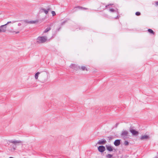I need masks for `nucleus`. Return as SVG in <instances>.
<instances>
[{
    "instance_id": "42",
    "label": "nucleus",
    "mask_w": 158,
    "mask_h": 158,
    "mask_svg": "<svg viewBox=\"0 0 158 158\" xmlns=\"http://www.w3.org/2000/svg\"><path fill=\"white\" fill-rule=\"evenodd\" d=\"M81 28H80L79 30H81Z\"/></svg>"
},
{
    "instance_id": "8",
    "label": "nucleus",
    "mask_w": 158,
    "mask_h": 158,
    "mask_svg": "<svg viewBox=\"0 0 158 158\" xmlns=\"http://www.w3.org/2000/svg\"><path fill=\"white\" fill-rule=\"evenodd\" d=\"M150 139V137L148 135H142L140 138V139L141 140H148Z\"/></svg>"
},
{
    "instance_id": "21",
    "label": "nucleus",
    "mask_w": 158,
    "mask_h": 158,
    "mask_svg": "<svg viewBox=\"0 0 158 158\" xmlns=\"http://www.w3.org/2000/svg\"><path fill=\"white\" fill-rule=\"evenodd\" d=\"M81 69H82L83 70H87V69L84 66H82L81 67Z\"/></svg>"
},
{
    "instance_id": "3",
    "label": "nucleus",
    "mask_w": 158,
    "mask_h": 158,
    "mask_svg": "<svg viewBox=\"0 0 158 158\" xmlns=\"http://www.w3.org/2000/svg\"><path fill=\"white\" fill-rule=\"evenodd\" d=\"M48 73L47 72H45L41 75L40 78L42 82H44L47 81L48 79Z\"/></svg>"
},
{
    "instance_id": "34",
    "label": "nucleus",
    "mask_w": 158,
    "mask_h": 158,
    "mask_svg": "<svg viewBox=\"0 0 158 158\" xmlns=\"http://www.w3.org/2000/svg\"><path fill=\"white\" fill-rule=\"evenodd\" d=\"M155 4L156 6H158V1L155 2Z\"/></svg>"
},
{
    "instance_id": "36",
    "label": "nucleus",
    "mask_w": 158,
    "mask_h": 158,
    "mask_svg": "<svg viewBox=\"0 0 158 158\" xmlns=\"http://www.w3.org/2000/svg\"><path fill=\"white\" fill-rule=\"evenodd\" d=\"M18 21H13L12 22V23H15L16 22H17Z\"/></svg>"
},
{
    "instance_id": "38",
    "label": "nucleus",
    "mask_w": 158,
    "mask_h": 158,
    "mask_svg": "<svg viewBox=\"0 0 158 158\" xmlns=\"http://www.w3.org/2000/svg\"><path fill=\"white\" fill-rule=\"evenodd\" d=\"M15 34L19 33V31H15Z\"/></svg>"
},
{
    "instance_id": "27",
    "label": "nucleus",
    "mask_w": 158,
    "mask_h": 158,
    "mask_svg": "<svg viewBox=\"0 0 158 158\" xmlns=\"http://www.w3.org/2000/svg\"><path fill=\"white\" fill-rule=\"evenodd\" d=\"M103 16L106 18H108L109 17L108 15L106 14H104L103 15Z\"/></svg>"
},
{
    "instance_id": "28",
    "label": "nucleus",
    "mask_w": 158,
    "mask_h": 158,
    "mask_svg": "<svg viewBox=\"0 0 158 158\" xmlns=\"http://www.w3.org/2000/svg\"><path fill=\"white\" fill-rule=\"evenodd\" d=\"M113 4H109L107 5H106V6H105V8H108L110 6H111L112 5H113Z\"/></svg>"
},
{
    "instance_id": "22",
    "label": "nucleus",
    "mask_w": 158,
    "mask_h": 158,
    "mask_svg": "<svg viewBox=\"0 0 158 158\" xmlns=\"http://www.w3.org/2000/svg\"><path fill=\"white\" fill-rule=\"evenodd\" d=\"M57 32L55 31V32L52 34V35L51 37V38H53L56 35Z\"/></svg>"
},
{
    "instance_id": "35",
    "label": "nucleus",
    "mask_w": 158,
    "mask_h": 158,
    "mask_svg": "<svg viewBox=\"0 0 158 158\" xmlns=\"http://www.w3.org/2000/svg\"><path fill=\"white\" fill-rule=\"evenodd\" d=\"M12 23V22L11 21L8 22H7V23L6 24H5L6 25L7 24H8L9 23Z\"/></svg>"
},
{
    "instance_id": "1",
    "label": "nucleus",
    "mask_w": 158,
    "mask_h": 158,
    "mask_svg": "<svg viewBox=\"0 0 158 158\" xmlns=\"http://www.w3.org/2000/svg\"><path fill=\"white\" fill-rule=\"evenodd\" d=\"M47 40L46 36H39L37 39L36 43L37 44H40L45 43Z\"/></svg>"
},
{
    "instance_id": "30",
    "label": "nucleus",
    "mask_w": 158,
    "mask_h": 158,
    "mask_svg": "<svg viewBox=\"0 0 158 158\" xmlns=\"http://www.w3.org/2000/svg\"><path fill=\"white\" fill-rule=\"evenodd\" d=\"M61 29V27H59V28H57L56 30V32H57L58 31H59V30Z\"/></svg>"
},
{
    "instance_id": "31",
    "label": "nucleus",
    "mask_w": 158,
    "mask_h": 158,
    "mask_svg": "<svg viewBox=\"0 0 158 158\" xmlns=\"http://www.w3.org/2000/svg\"><path fill=\"white\" fill-rule=\"evenodd\" d=\"M118 124H119V123H116V124H115V125H114V127L116 128Z\"/></svg>"
},
{
    "instance_id": "10",
    "label": "nucleus",
    "mask_w": 158,
    "mask_h": 158,
    "mask_svg": "<svg viewBox=\"0 0 158 158\" xmlns=\"http://www.w3.org/2000/svg\"><path fill=\"white\" fill-rule=\"evenodd\" d=\"M106 150L109 152H110L113 151L114 148L112 146L110 145H106Z\"/></svg>"
},
{
    "instance_id": "15",
    "label": "nucleus",
    "mask_w": 158,
    "mask_h": 158,
    "mask_svg": "<svg viewBox=\"0 0 158 158\" xmlns=\"http://www.w3.org/2000/svg\"><path fill=\"white\" fill-rule=\"evenodd\" d=\"M52 26V24H51L50 26H48V27L44 30V31L43 32V33H46L48 32V31H49L51 30V26Z\"/></svg>"
},
{
    "instance_id": "17",
    "label": "nucleus",
    "mask_w": 158,
    "mask_h": 158,
    "mask_svg": "<svg viewBox=\"0 0 158 158\" xmlns=\"http://www.w3.org/2000/svg\"><path fill=\"white\" fill-rule=\"evenodd\" d=\"M148 32H149L152 34L153 35H154L155 34V33H154V31L152 29H149L148 30Z\"/></svg>"
},
{
    "instance_id": "40",
    "label": "nucleus",
    "mask_w": 158,
    "mask_h": 158,
    "mask_svg": "<svg viewBox=\"0 0 158 158\" xmlns=\"http://www.w3.org/2000/svg\"><path fill=\"white\" fill-rule=\"evenodd\" d=\"M154 158H158V157H157V156H156Z\"/></svg>"
},
{
    "instance_id": "12",
    "label": "nucleus",
    "mask_w": 158,
    "mask_h": 158,
    "mask_svg": "<svg viewBox=\"0 0 158 158\" xmlns=\"http://www.w3.org/2000/svg\"><path fill=\"white\" fill-rule=\"evenodd\" d=\"M106 139H102L101 140H99L97 144L100 145H103L106 143Z\"/></svg>"
},
{
    "instance_id": "29",
    "label": "nucleus",
    "mask_w": 158,
    "mask_h": 158,
    "mask_svg": "<svg viewBox=\"0 0 158 158\" xmlns=\"http://www.w3.org/2000/svg\"><path fill=\"white\" fill-rule=\"evenodd\" d=\"M67 22V21L66 20H65V21H64L62 22V23H61V25H63L64 24Z\"/></svg>"
},
{
    "instance_id": "20",
    "label": "nucleus",
    "mask_w": 158,
    "mask_h": 158,
    "mask_svg": "<svg viewBox=\"0 0 158 158\" xmlns=\"http://www.w3.org/2000/svg\"><path fill=\"white\" fill-rule=\"evenodd\" d=\"M38 22V20H36L34 21L31 20L29 21L30 24H33Z\"/></svg>"
},
{
    "instance_id": "33",
    "label": "nucleus",
    "mask_w": 158,
    "mask_h": 158,
    "mask_svg": "<svg viewBox=\"0 0 158 158\" xmlns=\"http://www.w3.org/2000/svg\"><path fill=\"white\" fill-rule=\"evenodd\" d=\"M120 16L119 15H118L116 17H115V19H117L119 18Z\"/></svg>"
},
{
    "instance_id": "2",
    "label": "nucleus",
    "mask_w": 158,
    "mask_h": 158,
    "mask_svg": "<svg viewBox=\"0 0 158 158\" xmlns=\"http://www.w3.org/2000/svg\"><path fill=\"white\" fill-rule=\"evenodd\" d=\"M9 142L10 143H12L14 144L11 145V146H12V148L14 150H16L17 147V146L18 145V143H22V141L20 140H9Z\"/></svg>"
},
{
    "instance_id": "18",
    "label": "nucleus",
    "mask_w": 158,
    "mask_h": 158,
    "mask_svg": "<svg viewBox=\"0 0 158 158\" xmlns=\"http://www.w3.org/2000/svg\"><path fill=\"white\" fill-rule=\"evenodd\" d=\"M40 73L39 72H37L35 74V78L36 79H37L38 77V75Z\"/></svg>"
},
{
    "instance_id": "37",
    "label": "nucleus",
    "mask_w": 158,
    "mask_h": 158,
    "mask_svg": "<svg viewBox=\"0 0 158 158\" xmlns=\"http://www.w3.org/2000/svg\"><path fill=\"white\" fill-rule=\"evenodd\" d=\"M21 25V23H18V25L19 26H20Z\"/></svg>"
},
{
    "instance_id": "19",
    "label": "nucleus",
    "mask_w": 158,
    "mask_h": 158,
    "mask_svg": "<svg viewBox=\"0 0 158 158\" xmlns=\"http://www.w3.org/2000/svg\"><path fill=\"white\" fill-rule=\"evenodd\" d=\"M113 156V155L111 154H108L106 156V158H111Z\"/></svg>"
},
{
    "instance_id": "9",
    "label": "nucleus",
    "mask_w": 158,
    "mask_h": 158,
    "mask_svg": "<svg viewBox=\"0 0 158 158\" xmlns=\"http://www.w3.org/2000/svg\"><path fill=\"white\" fill-rule=\"evenodd\" d=\"M70 67V68L76 70L80 69V67L79 66L74 64H71Z\"/></svg>"
},
{
    "instance_id": "23",
    "label": "nucleus",
    "mask_w": 158,
    "mask_h": 158,
    "mask_svg": "<svg viewBox=\"0 0 158 158\" xmlns=\"http://www.w3.org/2000/svg\"><path fill=\"white\" fill-rule=\"evenodd\" d=\"M23 22H24L25 23H30V22H29L30 21H29L27 19L24 20H23Z\"/></svg>"
},
{
    "instance_id": "24",
    "label": "nucleus",
    "mask_w": 158,
    "mask_h": 158,
    "mask_svg": "<svg viewBox=\"0 0 158 158\" xmlns=\"http://www.w3.org/2000/svg\"><path fill=\"white\" fill-rule=\"evenodd\" d=\"M135 15L136 16H139L141 15V13L139 12H136L135 13Z\"/></svg>"
},
{
    "instance_id": "13",
    "label": "nucleus",
    "mask_w": 158,
    "mask_h": 158,
    "mask_svg": "<svg viewBox=\"0 0 158 158\" xmlns=\"http://www.w3.org/2000/svg\"><path fill=\"white\" fill-rule=\"evenodd\" d=\"M121 143V139H118L115 140L114 142V144L116 146H118Z\"/></svg>"
},
{
    "instance_id": "41",
    "label": "nucleus",
    "mask_w": 158,
    "mask_h": 158,
    "mask_svg": "<svg viewBox=\"0 0 158 158\" xmlns=\"http://www.w3.org/2000/svg\"><path fill=\"white\" fill-rule=\"evenodd\" d=\"M9 158H14L13 157H10Z\"/></svg>"
},
{
    "instance_id": "26",
    "label": "nucleus",
    "mask_w": 158,
    "mask_h": 158,
    "mask_svg": "<svg viewBox=\"0 0 158 158\" xmlns=\"http://www.w3.org/2000/svg\"><path fill=\"white\" fill-rule=\"evenodd\" d=\"M53 16H55L56 15L55 12L54 11H52L51 12Z\"/></svg>"
},
{
    "instance_id": "39",
    "label": "nucleus",
    "mask_w": 158,
    "mask_h": 158,
    "mask_svg": "<svg viewBox=\"0 0 158 158\" xmlns=\"http://www.w3.org/2000/svg\"><path fill=\"white\" fill-rule=\"evenodd\" d=\"M113 151H114V152H115L116 151V149H115L114 148Z\"/></svg>"
},
{
    "instance_id": "5",
    "label": "nucleus",
    "mask_w": 158,
    "mask_h": 158,
    "mask_svg": "<svg viewBox=\"0 0 158 158\" xmlns=\"http://www.w3.org/2000/svg\"><path fill=\"white\" fill-rule=\"evenodd\" d=\"M51 10V8L50 6H48L47 7V8L46 9L44 8H40V9L39 11V13H41L43 12H44L45 14L47 15L48 14L49 11Z\"/></svg>"
},
{
    "instance_id": "4",
    "label": "nucleus",
    "mask_w": 158,
    "mask_h": 158,
    "mask_svg": "<svg viewBox=\"0 0 158 158\" xmlns=\"http://www.w3.org/2000/svg\"><path fill=\"white\" fill-rule=\"evenodd\" d=\"M128 133L127 131L123 130L120 135L121 138L125 140L128 138Z\"/></svg>"
},
{
    "instance_id": "16",
    "label": "nucleus",
    "mask_w": 158,
    "mask_h": 158,
    "mask_svg": "<svg viewBox=\"0 0 158 158\" xmlns=\"http://www.w3.org/2000/svg\"><path fill=\"white\" fill-rule=\"evenodd\" d=\"M118 10L117 9H116V10H114V9H113L112 8L110 9H109V11L111 12H117L118 13Z\"/></svg>"
},
{
    "instance_id": "25",
    "label": "nucleus",
    "mask_w": 158,
    "mask_h": 158,
    "mask_svg": "<svg viewBox=\"0 0 158 158\" xmlns=\"http://www.w3.org/2000/svg\"><path fill=\"white\" fill-rule=\"evenodd\" d=\"M124 145H127L129 144V142L127 141H125L124 142Z\"/></svg>"
},
{
    "instance_id": "7",
    "label": "nucleus",
    "mask_w": 158,
    "mask_h": 158,
    "mask_svg": "<svg viewBox=\"0 0 158 158\" xmlns=\"http://www.w3.org/2000/svg\"><path fill=\"white\" fill-rule=\"evenodd\" d=\"M98 150L100 152L102 153L105 151V147L103 145L99 146L98 147Z\"/></svg>"
},
{
    "instance_id": "32",
    "label": "nucleus",
    "mask_w": 158,
    "mask_h": 158,
    "mask_svg": "<svg viewBox=\"0 0 158 158\" xmlns=\"http://www.w3.org/2000/svg\"><path fill=\"white\" fill-rule=\"evenodd\" d=\"M108 139L109 140H110L112 139V137L111 136H109L108 137Z\"/></svg>"
},
{
    "instance_id": "14",
    "label": "nucleus",
    "mask_w": 158,
    "mask_h": 158,
    "mask_svg": "<svg viewBox=\"0 0 158 158\" xmlns=\"http://www.w3.org/2000/svg\"><path fill=\"white\" fill-rule=\"evenodd\" d=\"M74 10L75 11H76L78 9H79V10H80V9H81V10H82V9H84V10H86V9H87L88 8H85V7H83L81 6H76V7H74Z\"/></svg>"
},
{
    "instance_id": "11",
    "label": "nucleus",
    "mask_w": 158,
    "mask_h": 158,
    "mask_svg": "<svg viewBox=\"0 0 158 158\" xmlns=\"http://www.w3.org/2000/svg\"><path fill=\"white\" fill-rule=\"evenodd\" d=\"M6 26L5 24L0 26V32H5L6 31Z\"/></svg>"
},
{
    "instance_id": "6",
    "label": "nucleus",
    "mask_w": 158,
    "mask_h": 158,
    "mask_svg": "<svg viewBox=\"0 0 158 158\" xmlns=\"http://www.w3.org/2000/svg\"><path fill=\"white\" fill-rule=\"evenodd\" d=\"M134 127L131 126L129 128V131L133 135H136L138 134L139 132L134 129Z\"/></svg>"
}]
</instances>
